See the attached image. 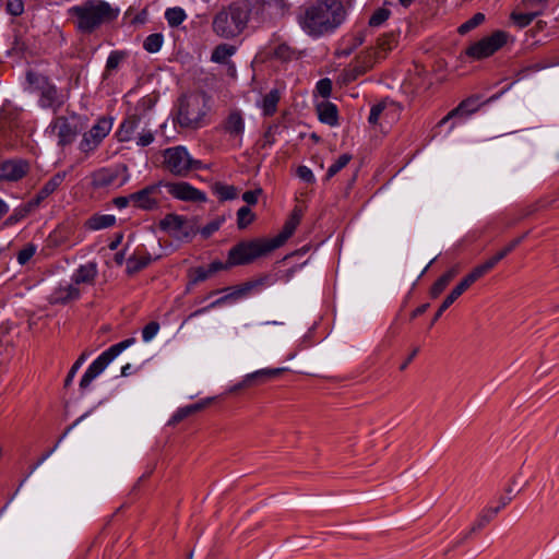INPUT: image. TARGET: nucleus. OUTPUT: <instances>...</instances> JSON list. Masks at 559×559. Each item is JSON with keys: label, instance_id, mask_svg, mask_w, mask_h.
Wrapping results in <instances>:
<instances>
[{"label": "nucleus", "instance_id": "nucleus-1", "mask_svg": "<svg viewBox=\"0 0 559 559\" xmlns=\"http://www.w3.org/2000/svg\"><path fill=\"white\" fill-rule=\"evenodd\" d=\"M345 17L346 11L340 0H323L305 10L300 25L308 35L320 37L333 33Z\"/></svg>", "mask_w": 559, "mask_h": 559}, {"label": "nucleus", "instance_id": "nucleus-2", "mask_svg": "<svg viewBox=\"0 0 559 559\" xmlns=\"http://www.w3.org/2000/svg\"><path fill=\"white\" fill-rule=\"evenodd\" d=\"M119 12L118 8L105 0H85L68 10V14L74 19L76 28L88 34L115 21Z\"/></svg>", "mask_w": 559, "mask_h": 559}, {"label": "nucleus", "instance_id": "nucleus-3", "mask_svg": "<svg viewBox=\"0 0 559 559\" xmlns=\"http://www.w3.org/2000/svg\"><path fill=\"white\" fill-rule=\"evenodd\" d=\"M250 14L242 2L231 3L214 15L212 29L221 38H235L247 27Z\"/></svg>", "mask_w": 559, "mask_h": 559}, {"label": "nucleus", "instance_id": "nucleus-4", "mask_svg": "<svg viewBox=\"0 0 559 559\" xmlns=\"http://www.w3.org/2000/svg\"><path fill=\"white\" fill-rule=\"evenodd\" d=\"M206 111L207 107L204 95L198 93L186 95L179 102L178 123L185 128H201L204 123Z\"/></svg>", "mask_w": 559, "mask_h": 559}, {"label": "nucleus", "instance_id": "nucleus-5", "mask_svg": "<svg viewBox=\"0 0 559 559\" xmlns=\"http://www.w3.org/2000/svg\"><path fill=\"white\" fill-rule=\"evenodd\" d=\"M273 250L270 239L242 241L229 250L227 265H245Z\"/></svg>", "mask_w": 559, "mask_h": 559}, {"label": "nucleus", "instance_id": "nucleus-6", "mask_svg": "<svg viewBox=\"0 0 559 559\" xmlns=\"http://www.w3.org/2000/svg\"><path fill=\"white\" fill-rule=\"evenodd\" d=\"M135 342V338H127L122 342H119L112 346H110L108 349L103 352L86 369L84 372L81 381H80V389L85 390L87 389L94 379H96L105 369L106 367L116 358L118 357L124 349L133 345Z\"/></svg>", "mask_w": 559, "mask_h": 559}, {"label": "nucleus", "instance_id": "nucleus-7", "mask_svg": "<svg viewBox=\"0 0 559 559\" xmlns=\"http://www.w3.org/2000/svg\"><path fill=\"white\" fill-rule=\"evenodd\" d=\"M163 166L175 176L183 177L192 169H200L201 162L193 159L185 146H174L163 152Z\"/></svg>", "mask_w": 559, "mask_h": 559}, {"label": "nucleus", "instance_id": "nucleus-8", "mask_svg": "<svg viewBox=\"0 0 559 559\" xmlns=\"http://www.w3.org/2000/svg\"><path fill=\"white\" fill-rule=\"evenodd\" d=\"M83 128V119L76 114L59 116L49 126L50 132L58 138L60 146L71 144Z\"/></svg>", "mask_w": 559, "mask_h": 559}, {"label": "nucleus", "instance_id": "nucleus-9", "mask_svg": "<svg viewBox=\"0 0 559 559\" xmlns=\"http://www.w3.org/2000/svg\"><path fill=\"white\" fill-rule=\"evenodd\" d=\"M508 39V34L503 31H496L491 35L481 38L472 44L466 49V56L474 60H481L492 56L498 51Z\"/></svg>", "mask_w": 559, "mask_h": 559}, {"label": "nucleus", "instance_id": "nucleus-10", "mask_svg": "<svg viewBox=\"0 0 559 559\" xmlns=\"http://www.w3.org/2000/svg\"><path fill=\"white\" fill-rule=\"evenodd\" d=\"M164 181H159L154 185H150L140 191L130 194V200L133 206L144 210L154 211L157 210L165 197L163 194Z\"/></svg>", "mask_w": 559, "mask_h": 559}, {"label": "nucleus", "instance_id": "nucleus-11", "mask_svg": "<svg viewBox=\"0 0 559 559\" xmlns=\"http://www.w3.org/2000/svg\"><path fill=\"white\" fill-rule=\"evenodd\" d=\"M111 128V119L99 118L88 131L83 133L82 140L79 144L80 151L85 154H90L95 151L103 140L109 134Z\"/></svg>", "mask_w": 559, "mask_h": 559}, {"label": "nucleus", "instance_id": "nucleus-12", "mask_svg": "<svg viewBox=\"0 0 559 559\" xmlns=\"http://www.w3.org/2000/svg\"><path fill=\"white\" fill-rule=\"evenodd\" d=\"M164 188L167 192L173 195L175 199L187 201V202H204L206 200V195L204 192L199 189L192 187L190 183L180 181V182H166L164 181Z\"/></svg>", "mask_w": 559, "mask_h": 559}, {"label": "nucleus", "instance_id": "nucleus-13", "mask_svg": "<svg viewBox=\"0 0 559 559\" xmlns=\"http://www.w3.org/2000/svg\"><path fill=\"white\" fill-rule=\"evenodd\" d=\"M260 283L259 282H247L242 285H239V286H236L234 288H230L229 293L222 296L221 298L216 299L215 301H213L211 305H209L207 307H204V308H201V309H198L195 310L194 312H192L188 319H191V318H194L199 314H202L204 312H206L209 309H212V308H215V307H218L221 305H224L228 301H235V300H238V299H241L246 296L249 295V293L257 286H259Z\"/></svg>", "mask_w": 559, "mask_h": 559}, {"label": "nucleus", "instance_id": "nucleus-14", "mask_svg": "<svg viewBox=\"0 0 559 559\" xmlns=\"http://www.w3.org/2000/svg\"><path fill=\"white\" fill-rule=\"evenodd\" d=\"M29 170L28 162L24 159H8L0 164V180L19 181Z\"/></svg>", "mask_w": 559, "mask_h": 559}, {"label": "nucleus", "instance_id": "nucleus-15", "mask_svg": "<svg viewBox=\"0 0 559 559\" xmlns=\"http://www.w3.org/2000/svg\"><path fill=\"white\" fill-rule=\"evenodd\" d=\"M286 368H263L251 373H248L243 380L237 384L233 390L249 388L266 382L267 380L280 376Z\"/></svg>", "mask_w": 559, "mask_h": 559}, {"label": "nucleus", "instance_id": "nucleus-16", "mask_svg": "<svg viewBox=\"0 0 559 559\" xmlns=\"http://www.w3.org/2000/svg\"><path fill=\"white\" fill-rule=\"evenodd\" d=\"M301 210L297 207L294 209L292 215L285 222L281 233L274 238L270 239L274 250L283 246L285 241L294 234V231L296 230L297 226L301 221Z\"/></svg>", "mask_w": 559, "mask_h": 559}, {"label": "nucleus", "instance_id": "nucleus-17", "mask_svg": "<svg viewBox=\"0 0 559 559\" xmlns=\"http://www.w3.org/2000/svg\"><path fill=\"white\" fill-rule=\"evenodd\" d=\"M63 95L59 94L55 85L47 83L41 87L39 105L43 108H50L56 112L63 105Z\"/></svg>", "mask_w": 559, "mask_h": 559}, {"label": "nucleus", "instance_id": "nucleus-18", "mask_svg": "<svg viewBox=\"0 0 559 559\" xmlns=\"http://www.w3.org/2000/svg\"><path fill=\"white\" fill-rule=\"evenodd\" d=\"M224 130L230 136L241 140L245 132V119L240 110H231L225 122Z\"/></svg>", "mask_w": 559, "mask_h": 559}, {"label": "nucleus", "instance_id": "nucleus-19", "mask_svg": "<svg viewBox=\"0 0 559 559\" xmlns=\"http://www.w3.org/2000/svg\"><path fill=\"white\" fill-rule=\"evenodd\" d=\"M500 511V507L488 508L483 510V512L478 515L475 523L472 525L471 530L462 535V537L453 545V547H457L463 544L473 533L485 527Z\"/></svg>", "mask_w": 559, "mask_h": 559}, {"label": "nucleus", "instance_id": "nucleus-20", "mask_svg": "<svg viewBox=\"0 0 559 559\" xmlns=\"http://www.w3.org/2000/svg\"><path fill=\"white\" fill-rule=\"evenodd\" d=\"M80 297V289L75 284H68L56 288L49 296L50 304H67Z\"/></svg>", "mask_w": 559, "mask_h": 559}, {"label": "nucleus", "instance_id": "nucleus-21", "mask_svg": "<svg viewBox=\"0 0 559 559\" xmlns=\"http://www.w3.org/2000/svg\"><path fill=\"white\" fill-rule=\"evenodd\" d=\"M479 108L478 99L477 98H467L460 103L457 107L452 109L447 116H444L440 120V124L445 123L450 119L454 117H467L474 112H476Z\"/></svg>", "mask_w": 559, "mask_h": 559}, {"label": "nucleus", "instance_id": "nucleus-22", "mask_svg": "<svg viewBox=\"0 0 559 559\" xmlns=\"http://www.w3.org/2000/svg\"><path fill=\"white\" fill-rule=\"evenodd\" d=\"M140 128V117L133 115L128 117L120 126L117 136L120 142L132 141L138 134Z\"/></svg>", "mask_w": 559, "mask_h": 559}, {"label": "nucleus", "instance_id": "nucleus-23", "mask_svg": "<svg viewBox=\"0 0 559 559\" xmlns=\"http://www.w3.org/2000/svg\"><path fill=\"white\" fill-rule=\"evenodd\" d=\"M97 275L96 264L93 262H88L84 265H81L76 272L74 273L72 280L75 286L79 284H92Z\"/></svg>", "mask_w": 559, "mask_h": 559}, {"label": "nucleus", "instance_id": "nucleus-24", "mask_svg": "<svg viewBox=\"0 0 559 559\" xmlns=\"http://www.w3.org/2000/svg\"><path fill=\"white\" fill-rule=\"evenodd\" d=\"M317 111L321 122L331 127L337 124V108L334 104L330 102H323L317 106Z\"/></svg>", "mask_w": 559, "mask_h": 559}, {"label": "nucleus", "instance_id": "nucleus-25", "mask_svg": "<svg viewBox=\"0 0 559 559\" xmlns=\"http://www.w3.org/2000/svg\"><path fill=\"white\" fill-rule=\"evenodd\" d=\"M281 99V93L278 90H271L267 94L263 96L261 103V109L264 116H272L276 112L277 104Z\"/></svg>", "mask_w": 559, "mask_h": 559}, {"label": "nucleus", "instance_id": "nucleus-26", "mask_svg": "<svg viewBox=\"0 0 559 559\" xmlns=\"http://www.w3.org/2000/svg\"><path fill=\"white\" fill-rule=\"evenodd\" d=\"M457 273L459 269L452 267L449 271H447L442 276H440L430 289L431 297L437 298L445 289L449 283L457 275Z\"/></svg>", "mask_w": 559, "mask_h": 559}, {"label": "nucleus", "instance_id": "nucleus-27", "mask_svg": "<svg viewBox=\"0 0 559 559\" xmlns=\"http://www.w3.org/2000/svg\"><path fill=\"white\" fill-rule=\"evenodd\" d=\"M185 225V218L182 216L176 214L166 215L159 223V226L163 230L168 231L169 234L176 235L178 231L182 229Z\"/></svg>", "mask_w": 559, "mask_h": 559}, {"label": "nucleus", "instance_id": "nucleus-28", "mask_svg": "<svg viewBox=\"0 0 559 559\" xmlns=\"http://www.w3.org/2000/svg\"><path fill=\"white\" fill-rule=\"evenodd\" d=\"M236 52V47L229 44H219L212 52L211 59L216 63H225Z\"/></svg>", "mask_w": 559, "mask_h": 559}, {"label": "nucleus", "instance_id": "nucleus-29", "mask_svg": "<svg viewBox=\"0 0 559 559\" xmlns=\"http://www.w3.org/2000/svg\"><path fill=\"white\" fill-rule=\"evenodd\" d=\"M397 45V36L393 33L385 34L378 39L377 55L379 58H383L389 51H391Z\"/></svg>", "mask_w": 559, "mask_h": 559}, {"label": "nucleus", "instance_id": "nucleus-30", "mask_svg": "<svg viewBox=\"0 0 559 559\" xmlns=\"http://www.w3.org/2000/svg\"><path fill=\"white\" fill-rule=\"evenodd\" d=\"M116 223L114 215H95L87 222V226L92 230H99L112 226Z\"/></svg>", "mask_w": 559, "mask_h": 559}, {"label": "nucleus", "instance_id": "nucleus-31", "mask_svg": "<svg viewBox=\"0 0 559 559\" xmlns=\"http://www.w3.org/2000/svg\"><path fill=\"white\" fill-rule=\"evenodd\" d=\"M152 261L150 255H133L127 261V271L130 274L136 273L146 267Z\"/></svg>", "mask_w": 559, "mask_h": 559}, {"label": "nucleus", "instance_id": "nucleus-32", "mask_svg": "<svg viewBox=\"0 0 559 559\" xmlns=\"http://www.w3.org/2000/svg\"><path fill=\"white\" fill-rule=\"evenodd\" d=\"M463 293H464V290L459 285H456L451 290V293L445 297V299L441 304L439 310L435 314L432 324L441 317L443 311H445Z\"/></svg>", "mask_w": 559, "mask_h": 559}, {"label": "nucleus", "instance_id": "nucleus-33", "mask_svg": "<svg viewBox=\"0 0 559 559\" xmlns=\"http://www.w3.org/2000/svg\"><path fill=\"white\" fill-rule=\"evenodd\" d=\"M64 175H55L45 186L40 189L37 195V201L43 200L50 195L63 181Z\"/></svg>", "mask_w": 559, "mask_h": 559}, {"label": "nucleus", "instance_id": "nucleus-34", "mask_svg": "<svg viewBox=\"0 0 559 559\" xmlns=\"http://www.w3.org/2000/svg\"><path fill=\"white\" fill-rule=\"evenodd\" d=\"M214 192L221 201L234 200L238 195V190L234 186L216 183Z\"/></svg>", "mask_w": 559, "mask_h": 559}, {"label": "nucleus", "instance_id": "nucleus-35", "mask_svg": "<svg viewBox=\"0 0 559 559\" xmlns=\"http://www.w3.org/2000/svg\"><path fill=\"white\" fill-rule=\"evenodd\" d=\"M163 43V35L159 33H154L145 38L143 43V48L150 53H155L160 50Z\"/></svg>", "mask_w": 559, "mask_h": 559}, {"label": "nucleus", "instance_id": "nucleus-36", "mask_svg": "<svg viewBox=\"0 0 559 559\" xmlns=\"http://www.w3.org/2000/svg\"><path fill=\"white\" fill-rule=\"evenodd\" d=\"M274 1L275 0H245L242 4L248 8L252 16H260L262 15L264 8Z\"/></svg>", "mask_w": 559, "mask_h": 559}, {"label": "nucleus", "instance_id": "nucleus-37", "mask_svg": "<svg viewBox=\"0 0 559 559\" xmlns=\"http://www.w3.org/2000/svg\"><path fill=\"white\" fill-rule=\"evenodd\" d=\"M352 160L350 154L341 155L328 169L325 179L329 180L341 171Z\"/></svg>", "mask_w": 559, "mask_h": 559}, {"label": "nucleus", "instance_id": "nucleus-38", "mask_svg": "<svg viewBox=\"0 0 559 559\" xmlns=\"http://www.w3.org/2000/svg\"><path fill=\"white\" fill-rule=\"evenodd\" d=\"M165 17L168 24L174 27L180 25L185 21L186 13L181 8H170L167 9Z\"/></svg>", "mask_w": 559, "mask_h": 559}, {"label": "nucleus", "instance_id": "nucleus-39", "mask_svg": "<svg viewBox=\"0 0 559 559\" xmlns=\"http://www.w3.org/2000/svg\"><path fill=\"white\" fill-rule=\"evenodd\" d=\"M255 216L248 206H241L237 212L238 228L243 229L254 221Z\"/></svg>", "mask_w": 559, "mask_h": 559}, {"label": "nucleus", "instance_id": "nucleus-40", "mask_svg": "<svg viewBox=\"0 0 559 559\" xmlns=\"http://www.w3.org/2000/svg\"><path fill=\"white\" fill-rule=\"evenodd\" d=\"M486 272L480 265L476 266L469 274H467L457 285L465 292L473 283L484 276Z\"/></svg>", "mask_w": 559, "mask_h": 559}, {"label": "nucleus", "instance_id": "nucleus-41", "mask_svg": "<svg viewBox=\"0 0 559 559\" xmlns=\"http://www.w3.org/2000/svg\"><path fill=\"white\" fill-rule=\"evenodd\" d=\"M486 272L480 265L476 266L469 274H467L457 285L465 292L473 283L484 276Z\"/></svg>", "mask_w": 559, "mask_h": 559}, {"label": "nucleus", "instance_id": "nucleus-42", "mask_svg": "<svg viewBox=\"0 0 559 559\" xmlns=\"http://www.w3.org/2000/svg\"><path fill=\"white\" fill-rule=\"evenodd\" d=\"M485 21V14L483 13H476L473 15V17H471L469 20H467L466 22H464L460 27H459V33L461 35H464V34H467L469 31L474 29L475 27H477L478 25H480L483 22Z\"/></svg>", "mask_w": 559, "mask_h": 559}, {"label": "nucleus", "instance_id": "nucleus-43", "mask_svg": "<svg viewBox=\"0 0 559 559\" xmlns=\"http://www.w3.org/2000/svg\"><path fill=\"white\" fill-rule=\"evenodd\" d=\"M539 14V12L535 13H518L513 12L511 14L512 21L521 28L526 27L532 23V21Z\"/></svg>", "mask_w": 559, "mask_h": 559}, {"label": "nucleus", "instance_id": "nucleus-44", "mask_svg": "<svg viewBox=\"0 0 559 559\" xmlns=\"http://www.w3.org/2000/svg\"><path fill=\"white\" fill-rule=\"evenodd\" d=\"M204 407V404L197 403L192 405L185 406L182 408H179L176 414L173 417L174 421H180L183 418L188 417L189 415L201 411Z\"/></svg>", "mask_w": 559, "mask_h": 559}, {"label": "nucleus", "instance_id": "nucleus-45", "mask_svg": "<svg viewBox=\"0 0 559 559\" xmlns=\"http://www.w3.org/2000/svg\"><path fill=\"white\" fill-rule=\"evenodd\" d=\"M390 15V11L384 8H380L373 12V14L369 19V25L370 26H380L382 23H384Z\"/></svg>", "mask_w": 559, "mask_h": 559}, {"label": "nucleus", "instance_id": "nucleus-46", "mask_svg": "<svg viewBox=\"0 0 559 559\" xmlns=\"http://www.w3.org/2000/svg\"><path fill=\"white\" fill-rule=\"evenodd\" d=\"M159 331V323L152 321L147 323L142 330V338L145 343L151 342Z\"/></svg>", "mask_w": 559, "mask_h": 559}, {"label": "nucleus", "instance_id": "nucleus-47", "mask_svg": "<svg viewBox=\"0 0 559 559\" xmlns=\"http://www.w3.org/2000/svg\"><path fill=\"white\" fill-rule=\"evenodd\" d=\"M36 252V246L33 243H27L23 249H21L17 253V262L20 264H26L32 257Z\"/></svg>", "mask_w": 559, "mask_h": 559}, {"label": "nucleus", "instance_id": "nucleus-48", "mask_svg": "<svg viewBox=\"0 0 559 559\" xmlns=\"http://www.w3.org/2000/svg\"><path fill=\"white\" fill-rule=\"evenodd\" d=\"M133 140L139 146H147L154 141V134L150 129H142Z\"/></svg>", "mask_w": 559, "mask_h": 559}, {"label": "nucleus", "instance_id": "nucleus-49", "mask_svg": "<svg viewBox=\"0 0 559 559\" xmlns=\"http://www.w3.org/2000/svg\"><path fill=\"white\" fill-rule=\"evenodd\" d=\"M7 11L13 16H19L24 11V3L22 0H8Z\"/></svg>", "mask_w": 559, "mask_h": 559}, {"label": "nucleus", "instance_id": "nucleus-50", "mask_svg": "<svg viewBox=\"0 0 559 559\" xmlns=\"http://www.w3.org/2000/svg\"><path fill=\"white\" fill-rule=\"evenodd\" d=\"M84 361H85V355L82 354L78 358V360L72 365V367H71V369H70V371H69V373H68V376L66 378V381H64V385L66 386H69L72 383V381H73L78 370L81 368V366L83 365Z\"/></svg>", "mask_w": 559, "mask_h": 559}, {"label": "nucleus", "instance_id": "nucleus-51", "mask_svg": "<svg viewBox=\"0 0 559 559\" xmlns=\"http://www.w3.org/2000/svg\"><path fill=\"white\" fill-rule=\"evenodd\" d=\"M296 174L302 181L307 183H313L316 181L312 170L307 166H299Z\"/></svg>", "mask_w": 559, "mask_h": 559}, {"label": "nucleus", "instance_id": "nucleus-52", "mask_svg": "<svg viewBox=\"0 0 559 559\" xmlns=\"http://www.w3.org/2000/svg\"><path fill=\"white\" fill-rule=\"evenodd\" d=\"M317 91L322 97H329L332 92V82L330 79H322L317 83Z\"/></svg>", "mask_w": 559, "mask_h": 559}, {"label": "nucleus", "instance_id": "nucleus-53", "mask_svg": "<svg viewBox=\"0 0 559 559\" xmlns=\"http://www.w3.org/2000/svg\"><path fill=\"white\" fill-rule=\"evenodd\" d=\"M274 56L282 60H288L292 58L293 51L287 45L281 44L274 49Z\"/></svg>", "mask_w": 559, "mask_h": 559}, {"label": "nucleus", "instance_id": "nucleus-54", "mask_svg": "<svg viewBox=\"0 0 559 559\" xmlns=\"http://www.w3.org/2000/svg\"><path fill=\"white\" fill-rule=\"evenodd\" d=\"M384 108H385V105L382 103L372 106L370 109V115H369L368 121L371 124H376L379 120L380 115L384 110Z\"/></svg>", "mask_w": 559, "mask_h": 559}, {"label": "nucleus", "instance_id": "nucleus-55", "mask_svg": "<svg viewBox=\"0 0 559 559\" xmlns=\"http://www.w3.org/2000/svg\"><path fill=\"white\" fill-rule=\"evenodd\" d=\"M122 58H123V55L121 52H118V51L111 52L107 59L106 68L108 70L116 69L119 66V63L121 62Z\"/></svg>", "mask_w": 559, "mask_h": 559}, {"label": "nucleus", "instance_id": "nucleus-56", "mask_svg": "<svg viewBox=\"0 0 559 559\" xmlns=\"http://www.w3.org/2000/svg\"><path fill=\"white\" fill-rule=\"evenodd\" d=\"M262 193V189L261 188H258L255 190H251V191H246L243 194H242V200L249 204V205H254L257 202H258V198L259 195Z\"/></svg>", "mask_w": 559, "mask_h": 559}, {"label": "nucleus", "instance_id": "nucleus-57", "mask_svg": "<svg viewBox=\"0 0 559 559\" xmlns=\"http://www.w3.org/2000/svg\"><path fill=\"white\" fill-rule=\"evenodd\" d=\"M219 226H221V222H219V221L211 222V223H209L207 225H205V226L201 229V234H202V236H204L205 238H206V237H210L213 233H215L216 230H218Z\"/></svg>", "mask_w": 559, "mask_h": 559}, {"label": "nucleus", "instance_id": "nucleus-58", "mask_svg": "<svg viewBox=\"0 0 559 559\" xmlns=\"http://www.w3.org/2000/svg\"><path fill=\"white\" fill-rule=\"evenodd\" d=\"M114 175H107L106 173H99L96 178V182L99 186H108L115 180Z\"/></svg>", "mask_w": 559, "mask_h": 559}, {"label": "nucleus", "instance_id": "nucleus-59", "mask_svg": "<svg viewBox=\"0 0 559 559\" xmlns=\"http://www.w3.org/2000/svg\"><path fill=\"white\" fill-rule=\"evenodd\" d=\"M154 106V99L150 96L143 97L138 103V109L142 111H146Z\"/></svg>", "mask_w": 559, "mask_h": 559}, {"label": "nucleus", "instance_id": "nucleus-60", "mask_svg": "<svg viewBox=\"0 0 559 559\" xmlns=\"http://www.w3.org/2000/svg\"><path fill=\"white\" fill-rule=\"evenodd\" d=\"M194 274H195V276L193 278L194 283L205 281L209 276L212 275L211 272L209 271V269H203V267L197 269Z\"/></svg>", "mask_w": 559, "mask_h": 559}, {"label": "nucleus", "instance_id": "nucleus-61", "mask_svg": "<svg viewBox=\"0 0 559 559\" xmlns=\"http://www.w3.org/2000/svg\"><path fill=\"white\" fill-rule=\"evenodd\" d=\"M423 71H424V69L416 68V74L418 75V79H416V78L412 79V83L417 88H427L429 86V83L426 84V83H424V81L420 80V75H421Z\"/></svg>", "mask_w": 559, "mask_h": 559}, {"label": "nucleus", "instance_id": "nucleus-62", "mask_svg": "<svg viewBox=\"0 0 559 559\" xmlns=\"http://www.w3.org/2000/svg\"><path fill=\"white\" fill-rule=\"evenodd\" d=\"M500 261V259H498V257L495 254L492 258H490L489 260H487L486 262H484L483 264H480V266L483 267V270L487 273L489 272L498 262Z\"/></svg>", "mask_w": 559, "mask_h": 559}, {"label": "nucleus", "instance_id": "nucleus-63", "mask_svg": "<svg viewBox=\"0 0 559 559\" xmlns=\"http://www.w3.org/2000/svg\"><path fill=\"white\" fill-rule=\"evenodd\" d=\"M514 249H515V243L510 242L504 248H502L499 252H497L496 255L498 257V259L502 260Z\"/></svg>", "mask_w": 559, "mask_h": 559}, {"label": "nucleus", "instance_id": "nucleus-64", "mask_svg": "<svg viewBox=\"0 0 559 559\" xmlns=\"http://www.w3.org/2000/svg\"><path fill=\"white\" fill-rule=\"evenodd\" d=\"M129 202H131L130 195L129 197H118L114 200V204L118 209H124L129 204Z\"/></svg>", "mask_w": 559, "mask_h": 559}]
</instances>
